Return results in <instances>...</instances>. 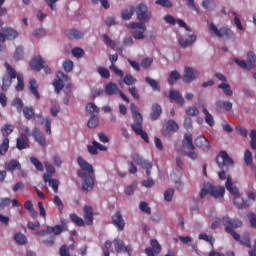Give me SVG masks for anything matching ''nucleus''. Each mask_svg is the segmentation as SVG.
I'll use <instances>...</instances> for the list:
<instances>
[{"label": "nucleus", "instance_id": "nucleus-1", "mask_svg": "<svg viewBox=\"0 0 256 256\" xmlns=\"http://www.w3.org/2000/svg\"><path fill=\"white\" fill-rule=\"evenodd\" d=\"M78 166H80L81 170L77 171V176L82 179V190L85 192L91 191L94 189L95 178L93 166L90 163H87L84 158L79 156L77 158Z\"/></svg>", "mask_w": 256, "mask_h": 256}, {"label": "nucleus", "instance_id": "nucleus-2", "mask_svg": "<svg viewBox=\"0 0 256 256\" xmlns=\"http://www.w3.org/2000/svg\"><path fill=\"white\" fill-rule=\"evenodd\" d=\"M216 163L221 170L220 173H218V178L227 181L228 178L226 173L229 171L230 167L234 166V161L229 157L226 151H221L220 154L216 156Z\"/></svg>", "mask_w": 256, "mask_h": 256}, {"label": "nucleus", "instance_id": "nucleus-3", "mask_svg": "<svg viewBox=\"0 0 256 256\" xmlns=\"http://www.w3.org/2000/svg\"><path fill=\"white\" fill-rule=\"evenodd\" d=\"M83 213H84L83 218L85 219V222H84L83 219H81L75 213L70 214L69 218L78 227H84L85 224L88 225V226L93 225V221H94V218H93V207L92 206H85L83 208Z\"/></svg>", "mask_w": 256, "mask_h": 256}, {"label": "nucleus", "instance_id": "nucleus-4", "mask_svg": "<svg viewBox=\"0 0 256 256\" xmlns=\"http://www.w3.org/2000/svg\"><path fill=\"white\" fill-rule=\"evenodd\" d=\"M182 148L189 150V152H184L186 157L193 161L198 159V153L195 151L196 147L193 144L192 134H185L184 140H182Z\"/></svg>", "mask_w": 256, "mask_h": 256}, {"label": "nucleus", "instance_id": "nucleus-5", "mask_svg": "<svg viewBox=\"0 0 256 256\" xmlns=\"http://www.w3.org/2000/svg\"><path fill=\"white\" fill-rule=\"evenodd\" d=\"M130 110L132 113V120L134 121V123L131 124L132 131L143 129V115L138 111L137 105L134 103L130 104Z\"/></svg>", "mask_w": 256, "mask_h": 256}, {"label": "nucleus", "instance_id": "nucleus-6", "mask_svg": "<svg viewBox=\"0 0 256 256\" xmlns=\"http://www.w3.org/2000/svg\"><path fill=\"white\" fill-rule=\"evenodd\" d=\"M137 16V20H139V23H148L149 20L152 18L151 11L148 10L147 6H145L143 3H140L136 9L134 10Z\"/></svg>", "mask_w": 256, "mask_h": 256}, {"label": "nucleus", "instance_id": "nucleus-7", "mask_svg": "<svg viewBox=\"0 0 256 256\" xmlns=\"http://www.w3.org/2000/svg\"><path fill=\"white\" fill-rule=\"evenodd\" d=\"M234 62L240 68L252 70L256 67V55L254 52H248L247 62L245 60H239L238 58H234Z\"/></svg>", "mask_w": 256, "mask_h": 256}, {"label": "nucleus", "instance_id": "nucleus-8", "mask_svg": "<svg viewBox=\"0 0 256 256\" xmlns=\"http://www.w3.org/2000/svg\"><path fill=\"white\" fill-rule=\"evenodd\" d=\"M128 28L134 30L132 37L135 40H143L145 38L144 32L147 31V27L142 22H131L128 24Z\"/></svg>", "mask_w": 256, "mask_h": 256}, {"label": "nucleus", "instance_id": "nucleus-9", "mask_svg": "<svg viewBox=\"0 0 256 256\" xmlns=\"http://www.w3.org/2000/svg\"><path fill=\"white\" fill-rule=\"evenodd\" d=\"M210 32L215 34L218 38H224L230 40L234 37V33L228 27H221L218 29L214 23L210 24Z\"/></svg>", "mask_w": 256, "mask_h": 256}, {"label": "nucleus", "instance_id": "nucleus-10", "mask_svg": "<svg viewBox=\"0 0 256 256\" xmlns=\"http://www.w3.org/2000/svg\"><path fill=\"white\" fill-rule=\"evenodd\" d=\"M56 78L52 85L55 87V92L60 94L62 89L64 88V83L71 81V78L68 77L67 74L63 73L62 71L56 72Z\"/></svg>", "mask_w": 256, "mask_h": 256}, {"label": "nucleus", "instance_id": "nucleus-11", "mask_svg": "<svg viewBox=\"0 0 256 256\" xmlns=\"http://www.w3.org/2000/svg\"><path fill=\"white\" fill-rule=\"evenodd\" d=\"M222 225H224L225 231H230L241 228L243 222L240 219H232L229 216H224L222 217Z\"/></svg>", "mask_w": 256, "mask_h": 256}, {"label": "nucleus", "instance_id": "nucleus-12", "mask_svg": "<svg viewBox=\"0 0 256 256\" xmlns=\"http://www.w3.org/2000/svg\"><path fill=\"white\" fill-rule=\"evenodd\" d=\"M132 159H134V162L136 163L137 166H141L142 169L146 170V176H151V171L153 168V165L151 162H148L139 154H134V156H132Z\"/></svg>", "mask_w": 256, "mask_h": 256}, {"label": "nucleus", "instance_id": "nucleus-13", "mask_svg": "<svg viewBox=\"0 0 256 256\" xmlns=\"http://www.w3.org/2000/svg\"><path fill=\"white\" fill-rule=\"evenodd\" d=\"M18 37L17 30H14L12 28H5L2 29L0 32V42L5 43V41H14Z\"/></svg>", "mask_w": 256, "mask_h": 256}, {"label": "nucleus", "instance_id": "nucleus-14", "mask_svg": "<svg viewBox=\"0 0 256 256\" xmlns=\"http://www.w3.org/2000/svg\"><path fill=\"white\" fill-rule=\"evenodd\" d=\"M199 76V72L191 67H185L184 76H182V82L189 84L196 80Z\"/></svg>", "mask_w": 256, "mask_h": 256}, {"label": "nucleus", "instance_id": "nucleus-15", "mask_svg": "<svg viewBox=\"0 0 256 256\" xmlns=\"http://www.w3.org/2000/svg\"><path fill=\"white\" fill-rule=\"evenodd\" d=\"M194 144L195 147L202 150V152H209L211 149L209 140L203 135H199L197 138H195Z\"/></svg>", "mask_w": 256, "mask_h": 256}, {"label": "nucleus", "instance_id": "nucleus-16", "mask_svg": "<svg viewBox=\"0 0 256 256\" xmlns=\"http://www.w3.org/2000/svg\"><path fill=\"white\" fill-rule=\"evenodd\" d=\"M34 123L43 125L45 123V132L47 135H51V118H44L41 114H36L32 117Z\"/></svg>", "mask_w": 256, "mask_h": 256}, {"label": "nucleus", "instance_id": "nucleus-17", "mask_svg": "<svg viewBox=\"0 0 256 256\" xmlns=\"http://www.w3.org/2000/svg\"><path fill=\"white\" fill-rule=\"evenodd\" d=\"M179 131V125L174 120H168L166 124V128L162 130V135L164 137H170L176 132Z\"/></svg>", "mask_w": 256, "mask_h": 256}, {"label": "nucleus", "instance_id": "nucleus-18", "mask_svg": "<svg viewBox=\"0 0 256 256\" xmlns=\"http://www.w3.org/2000/svg\"><path fill=\"white\" fill-rule=\"evenodd\" d=\"M114 249H116V253H127L130 255V253L133 251V249L130 246H126L124 240H121L119 238H116L113 240Z\"/></svg>", "mask_w": 256, "mask_h": 256}, {"label": "nucleus", "instance_id": "nucleus-19", "mask_svg": "<svg viewBox=\"0 0 256 256\" xmlns=\"http://www.w3.org/2000/svg\"><path fill=\"white\" fill-rule=\"evenodd\" d=\"M112 224L114 225V227H116L119 231H124L125 229V220L122 217V213L120 211H117L116 213H114V215L112 216Z\"/></svg>", "mask_w": 256, "mask_h": 256}, {"label": "nucleus", "instance_id": "nucleus-20", "mask_svg": "<svg viewBox=\"0 0 256 256\" xmlns=\"http://www.w3.org/2000/svg\"><path fill=\"white\" fill-rule=\"evenodd\" d=\"M197 40V36L195 34H188L185 37L179 38V44L181 48L191 47Z\"/></svg>", "mask_w": 256, "mask_h": 256}, {"label": "nucleus", "instance_id": "nucleus-21", "mask_svg": "<svg viewBox=\"0 0 256 256\" xmlns=\"http://www.w3.org/2000/svg\"><path fill=\"white\" fill-rule=\"evenodd\" d=\"M168 99H170L171 102H175L180 106H184V103H185L184 97L183 95L180 94L178 90H170L168 92Z\"/></svg>", "mask_w": 256, "mask_h": 256}, {"label": "nucleus", "instance_id": "nucleus-22", "mask_svg": "<svg viewBox=\"0 0 256 256\" xmlns=\"http://www.w3.org/2000/svg\"><path fill=\"white\" fill-rule=\"evenodd\" d=\"M109 61L112 65L109 66L110 71H113L114 74H116L119 78H123L124 77V72L117 68V66L115 65L116 62L118 61V55L114 54V55H109Z\"/></svg>", "mask_w": 256, "mask_h": 256}, {"label": "nucleus", "instance_id": "nucleus-23", "mask_svg": "<svg viewBox=\"0 0 256 256\" xmlns=\"http://www.w3.org/2000/svg\"><path fill=\"white\" fill-rule=\"evenodd\" d=\"M150 245L152 246L145 249L146 256H156L161 253V245L157 240H151Z\"/></svg>", "mask_w": 256, "mask_h": 256}, {"label": "nucleus", "instance_id": "nucleus-24", "mask_svg": "<svg viewBox=\"0 0 256 256\" xmlns=\"http://www.w3.org/2000/svg\"><path fill=\"white\" fill-rule=\"evenodd\" d=\"M16 149L20 151L30 149V140L26 134H22L20 138L16 139Z\"/></svg>", "mask_w": 256, "mask_h": 256}, {"label": "nucleus", "instance_id": "nucleus-25", "mask_svg": "<svg viewBox=\"0 0 256 256\" xmlns=\"http://www.w3.org/2000/svg\"><path fill=\"white\" fill-rule=\"evenodd\" d=\"M226 233L230 234L231 237H233V239L236 241V242H239L240 244L244 245V246H250V237L248 236H244L241 240V236L235 232L234 230H226L225 231Z\"/></svg>", "mask_w": 256, "mask_h": 256}, {"label": "nucleus", "instance_id": "nucleus-26", "mask_svg": "<svg viewBox=\"0 0 256 256\" xmlns=\"http://www.w3.org/2000/svg\"><path fill=\"white\" fill-rule=\"evenodd\" d=\"M208 189L210 191V195L215 198H223L225 193V188L220 186H214L212 184H208Z\"/></svg>", "mask_w": 256, "mask_h": 256}, {"label": "nucleus", "instance_id": "nucleus-27", "mask_svg": "<svg viewBox=\"0 0 256 256\" xmlns=\"http://www.w3.org/2000/svg\"><path fill=\"white\" fill-rule=\"evenodd\" d=\"M29 65L31 66L32 70L37 71V72L43 70V68L45 66L44 60H43V58H41L40 55L34 57L31 60V62L29 63Z\"/></svg>", "mask_w": 256, "mask_h": 256}, {"label": "nucleus", "instance_id": "nucleus-28", "mask_svg": "<svg viewBox=\"0 0 256 256\" xmlns=\"http://www.w3.org/2000/svg\"><path fill=\"white\" fill-rule=\"evenodd\" d=\"M64 34L69 40H80L84 37V33L78 29L65 30Z\"/></svg>", "mask_w": 256, "mask_h": 256}, {"label": "nucleus", "instance_id": "nucleus-29", "mask_svg": "<svg viewBox=\"0 0 256 256\" xmlns=\"http://www.w3.org/2000/svg\"><path fill=\"white\" fill-rule=\"evenodd\" d=\"M32 137L34 138V141H36L42 147L46 146V138L44 137L43 133L40 131L39 128H33Z\"/></svg>", "mask_w": 256, "mask_h": 256}, {"label": "nucleus", "instance_id": "nucleus-30", "mask_svg": "<svg viewBox=\"0 0 256 256\" xmlns=\"http://www.w3.org/2000/svg\"><path fill=\"white\" fill-rule=\"evenodd\" d=\"M43 181L45 183H49V187H51L52 190H54V193H58L59 180L52 179L49 174H43Z\"/></svg>", "mask_w": 256, "mask_h": 256}, {"label": "nucleus", "instance_id": "nucleus-31", "mask_svg": "<svg viewBox=\"0 0 256 256\" xmlns=\"http://www.w3.org/2000/svg\"><path fill=\"white\" fill-rule=\"evenodd\" d=\"M225 187H226V190H228L229 193L231 195H233L234 197L241 196V193L239 192L238 188L235 187L233 182H232V177H228V180H226Z\"/></svg>", "mask_w": 256, "mask_h": 256}, {"label": "nucleus", "instance_id": "nucleus-32", "mask_svg": "<svg viewBox=\"0 0 256 256\" xmlns=\"http://www.w3.org/2000/svg\"><path fill=\"white\" fill-rule=\"evenodd\" d=\"M162 114V107L160 104H153L152 105V113H150V120L157 121L160 119Z\"/></svg>", "mask_w": 256, "mask_h": 256}, {"label": "nucleus", "instance_id": "nucleus-33", "mask_svg": "<svg viewBox=\"0 0 256 256\" xmlns=\"http://www.w3.org/2000/svg\"><path fill=\"white\" fill-rule=\"evenodd\" d=\"M234 206L238 208V210L246 209L250 207V202L246 201L241 196H234Z\"/></svg>", "mask_w": 256, "mask_h": 256}, {"label": "nucleus", "instance_id": "nucleus-34", "mask_svg": "<svg viewBox=\"0 0 256 256\" xmlns=\"http://www.w3.org/2000/svg\"><path fill=\"white\" fill-rule=\"evenodd\" d=\"M120 92H121V90H119L116 83L109 82L105 86V94L107 96H113V95H116L117 93H120Z\"/></svg>", "mask_w": 256, "mask_h": 256}, {"label": "nucleus", "instance_id": "nucleus-35", "mask_svg": "<svg viewBox=\"0 0 256 256\" xmlns=\"http://www.w3.org/2000/svg\"><path fill=\"white\" fill-rule=\"evenodd\" d=\"M28 88L32 95L36 97V99H40L39 85L37 84L36 80H29Z\"/></svg>", "mask_w": 256, "mask_h": 256}, {"label": "nucleus", "instance_id": "nucleus-36", "mask_svg": "<svg viewBox=\"0 0 256 256\" xmlns=\"http://www.w3.org/2000/svg\"><path fill=\"white\" fill-rule=\"evenodd\" d=\"M145 82L148 84L154 92L160 93L161 92V85L156 80L152 79L151 77H145Z\"/></svg>", "mask_w": 256, "mask_h": 256}, {"label": "nucleus", "instance_id": "nucleus-37", "mask_svg": "<svg viewBox=\"0 0 256 256\" xmlns=\"http://www.w3.org/2000/svg\"><path fill=\"white\" fill-rule=\"evenodd\" d=\"M134 7L133 6H127L125 9L122 10L121 17L125 21H129L133 15H134Z\"/></svg>", "mask_w": 256, "mask_h": 256}, {"label": "nucleus", "instance_id": "nucleus-38", "mask_svg": "<svg viewBox=\"0 0 256 256\" xmlns=\"http://www.w3.org/2000/svg\"><path fill=\"white\" fill-rule=\"evenodd\" d=\"M99 107L94 103H88L86 105V112L90 114L91 117H98L99 116Z\"/></svg>", "mask_w": 256, "mask_h": 256}, {"label": "nucleus", "instance_id": "nucleus-39", "mask_svg": "<svg viewBox=\"0 0 256 256\" xmlns=\"http://www.w3.org/2000/svg\"><path fill=\"white\" fill-rule=\"evenodd\" d=\"M4 66L7 72V74H5L4 77H9V79H18L17 71H15V69L12 66H10L8 62H5Z\"/></svg>", "mask_w": 256, "mask_h": 256}, {"label": "nucleus", "instance_id": "nucleus-40", "mask_svg": "<svg viewBox=\"0 0 256 256\" xmlns=\"http://www.w3.org/2000/svg\"><path fill=\"white\" fill-rule=\"evenodd\" d=\"M202 113L204 114V121H206L208 126L214 127L215 125L214 117L212 116V114H210V112L207 110L205 106H203Z\"/></svg>", "mask_w": 256, "mask_h": 256}, {"label": "nucleus", "instance_id": "nucleus-41", "mask_svg": "<svg viewBox=\"0 0 256 256\" xmlns=\"http://www.w3.org/2000/svg\"><path fill=\"white\" fill-rule=\"evenodd\" d=\"M5 169L10 172L21 170V163H19L18 160H10L9 163L5 164Z\"/></svg>", "mask_w": 256, "mask_h": 256}, {"label": "nucleus", "instance_id": "nucleus-42", "mask_svg": "<svg viewBox=\"0 0 256 256\" xmlns=\"http://www.w3.org/2000/svg\"><path fill=\"white\" fill-rule=\"evenodd\" d=\"M179 79H181L180 73L176 70H173L172 72H170V75H168L167 82L170 85H175Z\"/></svg>", "mask_w": 256, "mask_h": 256}, {"label": "nucleus", "instance_id": "nucleus-43", "mask_svg": "<svg viewBox=\"0 0 256 256\" xmlns=\"http://www.w3.org/2000/svg\"><path fill=\"white\" fill-rule=\"evenodd\" d=\"M14 240L20 246H25L28 243L27 237L22 232H18L14 235Z\"/></svg>", "mask_w": 256, "mask_h": 256}, {"label": "nucleus", "instance_id": "nucleus-44", "mask_svg": "<svg viewBox=\"0 0 256 256\" xmlns=\"http://www.w3.org/2000/svg\"><path fill=\"white\" fill-rule=\"evenodd\" d=\"M216 107L220 109L224 108L226 112H229L230 110L233 109V104L232 102H229V101L218 100L216 102Z\"/></svg>", "mask_w": 256, "mask_h": 256}, {"label": "nucleus", "instance_id": "nucleus-45", "mask_svg": "<svg viewBox=\"0 0 256 256\" xmlns=\"http://www.w3.org/2000/svg\"><path fill=\"white\" fill-rule=\"evenodd\" d=\"M14 131V126L12 124H5L4 127L1 128V134L6 139L11 135Z\"/></svg>", "mask_w": 256, "mask_h": 256}, {"label": "nucleus", "instance_id": "nucleus-46", "mask_svg": "<svg viewBox=\"0 0 256 256\" xmlns=\"http://www.w3.org/2000/svg\"><path fill=\"white\" fill-rule=\"evenodd\" d=\"M14 78H9V76H4L2 77V86L1 89L4 92H7L9 87L12 86V81Z\"/></svg>", "mask_w": 256, "mask_h": 256}, {"label": "nucleus", "instance_id": "nucleus-47", "mask_svg": "<svg viewBox=\"0 0 256 256\" xmlns=\"http://www.w3.org/2000/svg\"><path fill=\"white\" fill-rule=\"evenodd\" d=\"M218 89H222L225 96H228V97L233 96V91L230 88V85L228 83H221L220 85H218Z\"/></svg>", "mask_w": 256, "mask_h": 256}, {"label": "nucleus", "instance_id": "nucleus-48", "mask_svg": "<svg viewBox=\"0 0 256 256\" xmlns=\"http://www.w3.org/2000/svg\"><path fill=\"white\" fill-rule=\"evenodd\" d=\"M23 114L26 120L31 121L35 117V111L33 107H24Z\"/></svg>", "mask_w": 256, "mask_h": 256}, {"label": "nucleus", "instance_id": "nucleus-49", "mask_svg": "<svg viewBox=\"0 0 256 256\" xmlns=\"http://www.w3.org/2000/svg\"><path fill=\"white\" fill-rule=\"evenodd\" d=\"M49 234H54V235H61L63 231H65L61 225H55V226H48L46 227Z\"/></svg>", "mask_w": 256, "mask_h": 256}, {"label": "nucleus", "instance_id": "nucleus-50", "mask_svg": "<svg viewBox=\"0 0 256 256\" xmlns=\"http://www.w3.org/2000/svg\"><path fill=\"white\" fill-rule=\"evenodd\" d=\"M99 125V117L98 116H91L90 119H88L87 127L90 129H95Z\"/></svg>", "mask_w": 256, "mask_h": 256}, {"label": "nucleus", "instance_id": "nucleus-51", "mask_svg": "<svg viewBox=\"0 0 256 256\" xmlns=\"http://www.w3.org/2000/svg\"><path fill=\"white\" fill-rule=\"evenodd\" d=\"M18 80V83H16L15 89L18 92L23 91V89H25V81H24V77L23 74H18V78H16Z\"/></svg>", "mask_w": 256, "mask_h": 256}, {"label": "nucleus", "instance_id": "nucleus-52", "mask_svg": "<svg viewBox=\"0 0 256 256\" xmlns=\"http://www.w3.org/2000/svg\"><path fill=\"white\" fill-rule=\"evenodd\" d=\"M8 150H9V138H6L0 144V155H6Z\"/></svg>", "mask_w": 256, "mask_h": 256}, {"label": "nucleus", "instance_id": "nucleus-53", "mask_svg": "<svg viewBox=\"0 0 256 256\" xmlns=\"http://www.w3.org/2000/svg\"><path fill=\"white\" fill-rule=\"evenodd\" d=\"M31 163L34 167H36L37 171L43 172L44 171V165L42 162H40L39 159L36 157H31Z\"/></svg>", "mask_w": 256, "mask_h": 256}, {"label": "nucleus", "instance_id": "nucleus-54", "mask_svg": "<svg viewBox=\"0 0 256 256\" xmlns=\"http://www.w3.org/2000/svg\"><path fill=\"white\" fill-rule=\"evenodd\" d=\"M52 203L55 204L56 207H58V211L60 214H62L63 210H64V205L63 202L61 200V198H59V196H54V199L52 200Z\"/></svg>", "mask_w": 256, "mask_h": 256}, {"label": "nucleus", "instance_id": "nucleus-55", "mask_svg": "<svg viewBox=\"0 0 256 256\" xmlns=\"http://www.w3.org/2000/svg\"><path fill=\"white\" fill-rule=\"evenodd\" d=\"M23 55H24V49L23 47L19 46L18 48L15 49L14 60L21 61L23 59Z\"/></svg>", "mask_w": 256, "mask_h": 256}, {"label": "nucleus", "instance_id": "nucleus-56", "mask_svg": "<svg viewBox=\"0 0 256 256\" xmlns=\"http://www.w3.org/2000/svg\"><path fill=\"white\" fill-rule=\"evenodd\" d=\"M244 163H246L247 166H252L253 158L252 153L249 149L244 152Z\"/></svg>", "mask_w": 256, "mask_h": 256}, {"label": "nucleus", "instance_id": "nucleus-57", "mask_svg": "<svg viewBox=\"0 0 256 256\" xmlns=\"http://www.w3.org/2000/svg\"><path fill=\"white\" fill-rule=\"evenodd\" d=\"M44 165L47 173L43 175H49L51 178L55 174V167L49 162H45Z\"/></svg>", "mask_w": 256, "mask_h": 256}, {"label": "nucleus", "instance_id": "nucleus-58", "mask_svg": "<svg viewBox=\"0 0 256 256\" xmlns=\"http://www.w3.org/2000/svg\"><path fill=\"white\" fill-rule=\"evenodd\" d=\"M136 135L140 136L142 140H144L146 143H149V138L147 132L143 131V128L133 130Z\"/></svg>", "mask_w": 256, "mask_h": 256}, {"label": "nucleus", "instance_id": "nucleus-59", "mask_svg": "<svg viewBox=\"0 0 256 256\" xmlns=\"http://www.w3.org/2000/svg\"><path fill=\"white\" fill-rule=\"evenodd\" d=\"M103 41L106 46H108L112 49H115V47H116L115 41H112L111 38H109V36L107 34L103 35Z\"/></svg>", "mask_w": 256, "mask_h": 256}, {"label": "nucleus", "instance_id": "nucleus-60", "mask_svg": "<svg viewBox=\"0 0 256 256\" xmlns=\"http://www.w3.org/2000/svg\"><path fill=\"white\" fill-rule=\"evenodd\" d=\"M123 82L124 84L130 86V85H134L135 82H137V80L131 74H127L126 76H124Z\"/></svg>", "mask_w": 256, "mask_h": 256}, {"label": "nucleus", "instance_id": "nucleus-61", "mask_svg": "<svg viewBox=\"0 0 256 256\" xmlns=\"http://www.w3.org/2000/svg\"><path fill=\"white\" fill-rule=\"evenodd\" d=\"M186 115L191 116V117H196L199 114V110L197 109V107H188V109H186L185 111Z\"/></svg>", "mask_w": 256, "mask_h": 256}, {"label": "nucleus", "instance_id": "nucleus-62", "mask_svg": "<svg viewBox=\"0 0 256 256\" xmlns=\"http://www.w3.org/2000/svg\"><path fill=\"white\" fill-rule=\"evenodd\" d=\"M202 6L204 7V9H206L207 11H212L215 9L216 4L213 1H203L202 2Z\"/></svg>", "mask_w": 256, "mask_h": 256}, {"label": "nucleus", "instance_id": "nucleus-63", "mask_svg": "<svg viewBox=\"0 0 256 256\" xmlns=\"http://www.w3.org/2000/svg\"><path fill=\"white\" fill-rule=\"evenodd\" d=\"M63 68H64V71L69 73L73 70V62L69 59H66L64 62H63Z\"/></svg>", "mask_w": 256, "mask_h": 256}, {"label": "nucleus", "instance_id": "nucleus-64", "mask_svg": "<svg viewBox=\"0 0 256 256\" xmlns=\"http://www.w3.org/2000/svg\"><path fill=\"white\" fill-rule=\"evenodd\" d=\"M111 247H112V242L111 241L108 240L104 243L103 256H110L109 250L111 249Z\"/></svg>", "mask_w": 256, "mask_h": 256}]
</instances>
